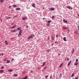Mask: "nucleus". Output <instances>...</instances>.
<instances>
[{
	"mask_svg": "<svg viewBox=\"0 0 79 79\" xmlns=\"http://www.w3.org/2000/svg\"><path fill=\"white\" fill-rule=\"evenodd\" d=\"M46 64V63L45 62L43 63V64H42L41 65L42 67H44V66H45V64Z\"/></svg>",
	"mask_w": 79,
	"mask_h": 79,
	"instance_id": "nucleus-5",
	"label": "nucleus"
},
{
	"mask_svg": "<svg viewBox=\"0 0 79 79\" xmlns=\"http://www.w3.org/2000/svg\"><path fill=\"white\" fill-rule=\"evenodd\" d=\"M62 66H63V64H61L60 65V66H59V67L60 68H61V67Z\"/></svg>",
	"mask_w": 79,
	"mask_h": 79,
	"instance_id": "nucleus-20",
	"label": "nucleus"
},
{
	"mask_svg": "<svg viewBox=\"0 0 79 79\" xmlns=\"http://www.w3.org/2000/svg\"><path fill=\"white\" fill-rule=\"evenodd\" d=\"M55 44H56L57 42H55Z\"/></svg>",
	"mask_w": 79,
	"mask_h": 79,
	"instance_id": "nucleus-50",
	"label": "nucleus"
},
{
	"mask_svg": "<svg viewBox=\"0 0 79 79\" xmlns=\"http://www.w3.org/2000/svg\"><path fill=\"white\" fill-rule=\"evenodd\" d=\"M12 6H14V7H17V6H16V5Z\"/></svg>",
	"mask_w": 79,
	"mask_h": 79,
	"instance_id": "nucleus-26",
	"label": "nucleus"
},
{
	"mask_svg": "<svg viewBox=\"0 0 79 79\" xmlns=\"http://www.w3.org/2000/svg\"><path fill=\"white\" fill-rule=\"evenodd\" d=\"M62 77V74L61 73H60L59 77Z\"/></svg>",
	"mask_w": 79,
	"mask_h": 79,
	"instance_id": "nucleus-24",
	"label": "nucleus"
},
{
	"mask_svg": "<svg viewBox=\"0 0 79 79\" xmlns=\"http://www.w3.org/2000/svg\"><path fill=\"white\" fill-rule=\"evenodd\" d=\"M53 45V44H52V46Z\"/></svg>",
	"mask_w": 79,
	"mask_h": 79,
	"instance_id": "nucleus-58",
	"label": "nucleus"
},
{
	"mask_svg": "<svg viewBox=\"0 0 79 79\" xmlns=\"http://www.w3.org/2000/svg\"><path fill=\"white\" fill-rule=\"evenodd\" d=\"M78 77L77 76V77H75V79H78Z\"/></svg>",
	"mask_w": 79,
	"mask_h": 79,
	"instance_id": "nucleus-37",
	"label": "nucleus"
},
{
	"mask_svg": "<svg viewBox=\"0 0 79 79\" xmlns=\"http://www.w3.org/2000/svg\"><path fill=\"white\" fill-rule=\"evenodd\" d=\"M69 58L68 57H67V61H69Z\"/></svg>",
	"mask_w": 79,
	"mask_h": 79,
	"instance_id": "nucleus-22",
	"label": "nucleus"
},
{
	"mask_svg": "<svg viewBox=\"0 0 79 79\" xmlns=\"http://www.w3.org/2000/svg\"><path fill=\"white\" fill-rule=\"evenodd\" d=\"M14 23H15V22H14L13 23H12V24H14Z\"/></svg>",
	"mask_w": 79,
	"mask_h": 79,
	"instance_id": "nucleus-49",
	"label": "nucleus"
},
{
	"mask_svg": "<svg viewBox=\"0 0 79 79\" xmlns=\"http://www.w3.org/2000/svg\"><path fill=\"white\" fill-rule=\"evenodd\" d=\"M49 25H50L48 24H47V25H48V26H49Z\"/></svg>",
	"mask_w": 79,
	"mask_h": 79,
	"instance_id": "nucleus-48",
	"label": "nucleus"
},
{
	"mask_svg": "<svg viewBox=\"0 0 79 79\" xmlns=\"http://www.w3.org/2000/svg\"><path fill=\"white\" fill-rule=\"evenodd\" d=\"M67 8H68L69 10H72L73 9V8L72 7H71V6H69L67 7Z\"/></svg>",
	"mask_w": 79,
	"mask_h": 79,
	"instance_id": "nucleus-4",
	"label": "nucleus"
},
{
	"mask_svg": "<svg viewBox=\"0 0 79 79\" xmlns=\"http://www.w3.org/2000/svg\"><path fill=\"white\" fill-rule=\"evenodd\" d=\"M4 2V0H0V2L1 3H2Z\"/></svg>",
	"mask_w": 79,
	"mask_h": 79,
	"instance_id": "nucleus-12",
	"label": "nucleus"
},
{
	"mask_svg": "<svg viewBox=\"0 0 79 79\" xmlns=\"http://www.w3.org/2000/svg\"><path fill=\"white\" fill-rule=\"evenodd\" d=\"M46 68H47V67H44V69H45Z\"/></svg>",
	"mask_w": 79,
	"mask_h": 79,
	"instance_id": "nucleus-45",
	"label": "nucleus"
},
{
	"mask_svg": "<svg viewBox=\"0 0 79 79\" xmlns=\"http://www.w3.org/2000/svg\"><path fill=\"white\" fill-rule=\"evenodd\" d=\"M10 62V60H7V61H6V63H9Z\"/></svg>",
	"mask_w": 79,
	"mask_h": 79,
	"instance_id": "nucleus-18",
	"label": "nucleus"
},
{
	"mask_svg": "<svg viewBox=\"0 0 79 79\" xmlns=\"http://www.w3.org/2000/svg\"><path fill=\"white\" fill-rule=\"evenodd\" d=\"M4 61H7L6 59V58L5 59Z\"/></svg>",
	"mask_w": 79,
	"mask_h": 79,
	"instance_id": "nucleus-35",
	"label": "nucleus"
},
{
	"mask_svg": "<svg viewBox=\"0 0 79 79\" xmlns=\"http://www.w3.org/2000/svg\"><path fill=\"white\" fill-rule=\"evenodd\" d=\"M16 27V26H13L12 27H10V28L11 29L12 28H15V27Z\"/></svg>",
	"mask_w": 79,
	"mask_h": 79,
	"instance_id": "nucleus-17",
	"label": "nucleus"
},
{
	"mask_svg": "<svg viewBox=\"0 0 79 79\" xmlns=\"http://www.w3.org/2000/svg\"><path fill=\"white\" fill-rule=\"evenodd\" d=\"M14 77H18V74H15L14 75Z\"/></svg>",
	"mask_w": 79,
	"mask_h": 79,
	"instance_id": "nucleus-14",
	"label": "nucleus"
},
{
	"mask_svg": "<svg viewBox=\"0 0 79 79\" xmlns=\"http://www.w3.org/2000/svg\"><path fill=\"white\" fill-rule=\"evenodd\" d=\"M77 64H78V62H75L74 63V65H75V66H76V65H77Z\"/></svg>",
	"mask_w": 79,
	"mask_h": 79,
	"instance_id": "nucleus-15",
	"label": "nucleus"
},
{
	"mask_svg": "<svg viewBox=\"0 0 79 79\" xmlns=\"http://www.w3.org/2000/svg\"><path fill=\"white\" fill-rule=\"evenodd\" d=\"M77 27H78V28H79V26H78Z\"/></svg>",
	"mask_w": 79,
	"mask_h": 79,
	"instance_id": "nucleus-52",
	"label": "nucleus"
},
{
	"mask_svg": "<svg viewBox=\"0 0 79 79\" xmlns=\"http://www.w3.org/2000/svg\"><path fill=\"white\" fill-rule=\"evenodd\" d=\"M58 55H59V56L60 55V54H58Z\"/></svg>",
	"mask_w": 79,
	"mask_h": 79,
	"instance_id": "nucleus-55",
	"label": "nucleus"
},
{
	"mask_svg": "<svg viewBox=\"0 0 79 79\" xmlns=\"http://www.w3.org/2000/svg\"><path fill=\"white\" fill-rule=\"evenodd\" d=\"M3 68H4V66H2V67L1 68V69H3Z\"/></svg>",
	"mask_w": 79,
	"mask_h": 79,
	"instance_id": "nucleus-30",
	"label": "nucleus"
},
{
	"mask_svg": "<svg viewBox=\"0 0 79 79\" xmlns=\"http://www.w3.org/2000/svg\"><path fill=\"white\" fill-rule=\"evenodd\" d=\"M78 30L79 31V28H78Z\"/></svg>",
	"mask_w": 79,
	"mask_h": 79,
	"instance_id": "nucleus-57",
	"label": "nucleus"
},
{
	"mask_svg": "<svg viewBox=\"0 0 79 79\" xmlns=\"http://www.w3.org/2000/svg\"><path fill=\"white\" fill-rule=\"evenodd\" d=\"M63 21H64V23H66V24H67L68 23V21H67V20H65V19H64L63 20Z\"/></svg>",
	"mask_w": 79,
	"mask_h": 79,
	"instance_id": "nucleus-3",
	"label": "nucleus"
},
{
	"mask_svg": "<svg viewBox=\"0 0 79 79\" xmlns=\"http://www.w3.org/2000/svg\"><path fill=\"white\" fill-rule=\"evenodd\" d=\"M73 76H74V73H73L72 75H71V77H73Z\"/></svg>",
	"mask_w": 79,
	"mask_h": 79,
	"instance_id": "nucleus-23",
	"label": "nucleus"
},
{
	"mask_svg": "<svg viewBox=\"0 0 79 79\" xmlns=\"http://www.w3.org/2000/svg\"><path fill=\"white\" fill-rule=\"evenodd\" d=\"M4 72V71L3 70H0V73H3Z\"/></svg>",
	"mask_w": 79,
	"mask_h": 79,
	"instance_id": "nucleus-9",
	"label": "nucleus"
},
{
	"mask_svg": "<svg viewBox=\"0 0 79 79\" xmlns=\"http://www.w3.org/2000/svg\"><path fill=\"white\" fill-rule=\"evenodd\" d=\"M78 17H79V15H78Z\"/></svg>",
	"mask_w": 79,
	"mask_h": 79,
	"instance_id": "nucleus-56",
	"label": "nucleus"
},
{
	"mask_svg": "<svg viewBox=\"0 0 79 79\" xmlns=\"http://www.w3.org/2000/svg\"><path fill=\"white\" fill-rule=\"evenodd\" d=\"M74 48H73L71 52V53H73H73H74Z\"/></svg>",
	"mask_w": 79,
	"mask_h": 79,
	"instance_id": "nucleus-6",
	"label": "nucleus"
},
{
	"mask_svg": "<svg viewBox=\"0 0 79 79\" xmlns=\"http://www.w3.org/2000/svg\"><path fill=\"white\" fill-rule=\"evenodd\" d=\"M63 29H68V28H67L66 27H63Z\"/></svg>",
	"mask_w": 79,
	"mask_h": 79,
	"instance_id": "nucleus-28",
	"label": "nucleus"
},
{
	"mask_svg": "<svg viewBox=\"0 0 79 79\" xmlns=\"http://www.w3.org/2000/svg\"><path fill=\"white\" fill-rule=\"evenodd\" d=\"M16 31V30H13L12 31V32H15Z\"/></svg>",
	"mask_w": 79,
	"mask_h": 79,
	"instance_id": "nucleus-38",
	"label": "nucleus"
},
{
	"mask_svg": "<svg viewBox=\"0 0 79 79\" xmlns=\"http://www.w3.org/2000/svg\"><path fill=\"white\" fill-rule=\"evenodd\" d=\"M13 60H14V59H12V61H13Z\"/></svg>",
	"mask_w": 79,
	"mask_h": 79,
	"instance_id": "nucleus-53",
	"label": "nucleus"
},
{
	"mask_svg": "<svg viewBox=\"0 0 79 79\" xmlns=\"http://www.w3.org/2000/svg\"><path fill=\"white\" fill-rule=\"evenodd\" d=\"M71 63V60L70 61V62H69V63Z\"/></svg>",
	"mask_w": 79,
	"mask_h": 79,
	"instance_id": "nucleus-46",
	"label": "nucleus"
},
{
	"mask_svg": "<svg viewBox=\"0 0 79 79\" xmlns=\"http://www.w3.org/2000/svg\"><path fill=\"white\" fill-rule=\"evenodd\" d=\"M11 17H8L7 19H11Z\"/></svg>",
	"mask_w": 79,
	"mask_h": 79,
	"instance_id": "nucleus-33",
	"label": "nucleus"
},
{
	"mask_svg": "<svg viewBox=\"0 0 79 79\" xmlns=\"http://www.w3.org/2000/svg\"><path fill=\"white\" fill-rule=\"evenodd\" d=\"M52 40H53V39H54V37H53V36H52Z\"/></svg>",
	"mask_w": 79,
	"mask_h": 79,
	"instance_id": "nucleus-36",
	"label": "nucleus"
},
{
	"mask_svg": "<svg viewBox=\"0 0 79 79\" xmlns=\"http://www.w3.org/2000/svg\"><path fill=\"white\" fill-rule=\"evenodd\" d=\"M31 73H33V71H31Z\"/></svg>",
	"mask_w": 79,
	"mask_h": 79,
	"instance_id": "nucleus-42",
	"label": "nucleus"
},
{
	"mask_svg": "<svg viewBox=\"0 0 79 79\" xmlns=\"http://www.w3.org/2000/svg\"><path fill=\"white\" fill-rule=\"evenodd\" d=\"M55 16H53L52 17V19H54L55 18Z\"/></svg>",
	"mask_w": 79,
	"mask_h": 79,
	"instance_id": "nucleus-25",
	"label": "nucleus"
},
{
	"mask_svg": "<svg viewBox=\"0 0 79 79\" xmlns=\"http://www.w3.org/2000/svg\"><path fill=\"white\" fill-rule=\"evenodd\" d=\"M43 19H45V18H43Z\"/></svg>",
	"mask_w": 79,
	"mask_h": 79,
	"instance_id": "nucleus-51",
	"label": "nucleus"
},
{
	"mask_svg": "<svg viewBox=\"0 0 79 79\" xmlns=\"http://www.w3.org/2000/svg\"><path fill=\"white\" fill-rule=\"evenodd\" d=\"M1 55H2V56H3V53H2Z\"/></svg>",
	"mask_w": 79,
	"mask_h": 79,
	"instance_id": "nucleus-39",
	"label": "nucleus"
},
{
	"mask_svg": "<svg viewBox=\"0 0 79 79\" xmlns=\"http://www.w3.org/2000/svg\"><path fill=\"white\" fill-rule=\"evenodd\" d=\"M21 28V27H19L17 29V30H18V31H19V30Z\"/></svg>",
	"mask_w": 79,
	"mask_h": 79,
	"instance_id": "nucleus-21",
	"label": "nucleus"
},
{
	"mask_svg": "<svg viewBox=\"0 0 79 79\" xmlns=\"http://www.w3.org/2000/svg\"><path fill=\"white\" fill-rule=\"evenodd\" d=\"M25 19H27V18H25Z\"/></svg>",
	"mask_w": 79,
	"mask_h": 79,
	"instance_id": "nucleus-59",
	"label": "nucleus"
},
{
	"mask_svg": "<svg viewBox=\"0 0 79 79\" xmlns=\"http://www.w3.org/2000/svg\"><path fill=\"white\" fill-rule=\"evenodd\" d=\"M57 79H58V78H57Z\"/></svg>",
	"mask_w": 79,
	"mask_h": 79,
	"instance_id": "nucleus-61",
	"label": "nucleus"
},
{
	"mask_svg": "<svg viewBox=\"0 0 79 79\" xmlns=\"http://www.w3.org/2000/svg\"><path fill=\"white\" fill-rule=\"evenodd\" d=\"M52 22V20H49L47 22V23H48V24H49V23H50Z\"/></svg>",
	"mask_w": 79,
	"mask_h": 79,
	"instance_id": "nucleus-11",
	"label": "nucleus"
},
{
	"mask_svg": "<svg viewBox=\"0 0 79 79\" xmlns=\"http://www.w3.org/2000/svg\"><path fill=\"white\" fill-rule=\"evenodd\" d=\"M34 37V35L33 34L31 35L28 38H27V39H31L33 38Z\"/></svg>",
	"mask_w": 79,
	"mask_h": 79,
	"instance_id": "nucleus-1",
	"label": "nucleus"
},
{
	"mask_svg": "<svg viewBox=\"0 0 79 79\" xmlns=\"http://www.w3.org/2000/svg\"><path fill=\"white\" fill-rule=\"evenodd\" d=\"M56 37H58V35H56Z\"/></svg>",
	"mask_w": 79,
	"mask_h": 79,
	"instance_id": "nucleus-44",
	"label": "nucleus"
},
{
	"mask_svg": "<svg viewBox=\"0 0 79 79\" xmlns=\"http://www.w3.org/2000/svg\"><path fill=\"white\" fill-rule=\"evenodd\" d=\"M26 28H27V27H28V26H27L26 27Z\"/></svg>",
	"mask_w": 79,
	"mask_h": 79,
	"instance_id": "nucleus-43",
	"label": "nucleus"
},
{
	"mask_svg": "<svg viewBox=\"0 0 79 79\" xmlns=\"http://www.w3.org/2000/svg\"><path fill=\"white\" fill-rule=\"evenodd\" d=\"M22 33V31H21V29L19 30V34L18 35V36L19 37L21 36V34Z\"/></svg>",
	"mask_w": 79,
	"mask_h": 79,
	"instance_id": "nucleus-2",
	"label": "nucleus"
},
{
	"mask_svg": "<svg viewBox=\"0 0 79 79\" xmlns=\"http://www.w3.org/2000/svg\"><path fill=\"white\" fill-rule=\"evenodd\" d=\"M76 62H77L78 61V59H76Z\"/></svg>",
	"mask_w": 79,
	"mask_h": 79,
	"instance_id": "nucleus-32",
	"label": "nucleus"
},
{
	"mask_svg": "<svg viewBox=\"0 0 79 79\" xmlns=\"http://www.w3.org/2000/svg\"><path fill=\"white\" fill-rule=\"evenodd\" d=\"M48 40H49V39H50V37H49V36H48Z\"/></svg>",
	"mask_w": 79,
	"mask_h": 79,
	"instance_id": "nucleus-40",
	"label": "nucleus"
},
{
	"mask_svg": "<svg viewBox=\"0 0 79 79\" xmlns=\"http://www.w3.org/2000/svg\"><path fill=\"white\" fill-rule=\"evenodd\" d=\"M49 10H55V8L54 7H52L50 9H49Z\"/></svg>",
	"mask_w": 79,
	"mask_h": 79,
	"instance_id": "nucleus-7",
	"label": "nucleus"
},
{
	"mask_svg": "<svg viewBox=\"0 0 79 79\" xmlns=\"http://www.w3.org/2000/svg\"><path fill=\"white\" fill-rule=\"evenodd\" d=\"M25 18H26L25 17H23L22 18L23 20H25Z\"/></svg>",
	"mask_w": 79,
	"mask_h": 79,
	"instance_id": "nucleus-27",
	"label": "nucleus"
},
{
	"mask_svg": "<svg viewBox=\"0 0 79 79\" xmlns=\"http://www.w3.org/2000/svg\"><path fill=\"white\" fill-rule=\"evenodd\" d=\"M5 44L6 45H8V42L6 40L5 41Z\"/></svg>",
	"mask_w": 79,
	"mask_h": 79,
	"instance_id": "nucleus-8",
	"label": "nucleus"
},
{
	"mask_svg": "<svg viewBox=\"0 0 79 79\" xmlns=\"http://www.w3.org/2000/svg\"><path fill=\"white\" fill-rule=\"evenodd\" d=\"M11 8V6H10L9 7V8Z\"/></svg>",
	"mask_w": 79,
	"mask_h": 79,
	"instance_id": "nucleus-41",
	"label": "nucleus"
},
{
	"mask_svg": "<svg viewBox=\"0 0 79 79\" xmlns=\"http://www.w3.org/2000/svg\"><path fill=\"white\" fill-rule=\"evenodd\" d=\"M24 72H23V73H23V74H24Z\"/></svg>",
	"mask_w": 79,
	"mask_h": 79,
	"instance_id": "nucleus-54",
	"label": "nucleus"
},
{
	"mask_svg": "<svg viewBox=\"0 0 79 79\" xmlns=\"http://www.w3.org/2000/svg\"><path fill=\"white\" fill-rule=\"evenodd\" d=\"M21 10V9L19 8H17L16 9H15V10H16V11H18V10Z\"/></svg>",
	"mask_w": 79,
	"mask_h": 79,
	"instance_id": "nucleus-10",
	"label": "nucleus"
},
{
	"mask_svg": "<svg viewBox=\"0 0 79 79\" xmlns=\"http://www.w3.org/2000/svg\"><path fill=\"white\" fill-rule=\"evenodd\" d=\"M75 33L76 34H79V33H78V32L77 31H76L75 32Z\"/></svg>",
	"mask_w": 79,
	"mask_h": 79,
	"instance_id": "nucleus-29",
	"label": "nucleus"
},
{
	"mask_svg": "<svg viewBox=\"0 0 79 79\" xmlns=\"http://www.w3.org/2000/svg\"><path fill=\"white\" fill-rule=\"evenodd\" d=\"M50 79H51V78H52V76H50Z\"/></svg>",
	"mask_w": 79,
	"mask_h": 79,
	"instance_id": "nucleus-47",
	"label": "nucleus"
},
{
	"mask_svg": "<svg viewBox=\"0 0 79 79\" xmlns=\"http://www.w3.org/2000/svg\"><path fill=\"white\" fill-rule=\"evenodd\" d=\"M16 16H15V17H16Z\"/></svg>",
	"mask_w": 79,
	"mask_h": 79,
	"instance_id": "nucleus-60",
	"label": "nucleus"
},
{
	"mask_svg": "<svg viewBox=\"0 0 79 79\" xmlns=\"http://www.w3.org/2000/svg\"><path fill=\"white\" fill-rule=\"evenodd\" d=\"M48 75H46L45 77V78L46 79H47V77H48Z\"/></svg>",
	"mask_w": 79,
	"mask_h": 79,
	"instance_id": "nucleus-31",
	"label": "nucleus"
},
{
	"mask_svg": "<svg viewBox=\"0 0 79 79\" xmlns=\"http://www.w3.org/2000/svg\"><path fill=\"white\" fill-rule=\"evenodd\" d=\"M9 72H12V71H13V70L11 69H10L9 70Z\"/></svg>",
	"mask_w": 79,
	"mask_h": 79,
	"instance_id": "nucleus-19",
	"label": "nucleus"
},
{
	"mask_svg": "<svg viewBox=\"0 0 79 79\" xmlns=\"http://www.w3.org/2000/svg\"><path fill=\"white\" fill-rule=\"evenodd\" d=\"M33 5H31L32 6H33V7H34V8H35V6H34V5H35V4H34V3H33Z\"/></svg>",
	"mask_w": 79,
	"mask_h": 79,
	"instance_id": "nucleus-16",
	"label": "nucleus"
},
{
	"mask_svg": "<svg viewBox=\"0 0 79 79\" xmlns=\"http://www.w3.org/2000/svg\"><path fill=\"white\" fill-rule=\"evenodd\" d=\"M70 64H71V63H69V62L68 63V66H69V65H70Z\"/></svg>",
	"mask_w": 79,
	"mask_h": 79,
	"instance_id": "nucleus-34",
	"label": "nucleus"
},
{
	"mask_svg": "<svg viewBox=\"0 0 79 79\" xmlns=\"http://www.w3.org/2000/svg\"><path fill=\"white\" fill-rule=\"evenodd\" d=\"M66 37H64L63 39V40H64V41H65V42L66 41Z\"/></svg>",
	"mask_w": 79,
	"mask_h": 79,
	"instance_id": "nucleus-13",
	"label": "nucleus"
}]
</instances>
